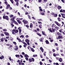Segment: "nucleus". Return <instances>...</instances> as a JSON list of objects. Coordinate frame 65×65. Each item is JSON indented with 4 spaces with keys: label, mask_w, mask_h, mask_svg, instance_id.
<instances>
[{
    "label": "nucleus",
    "mask_w": 65,
    "mask_h": 65,
    "mask_svg": "<svg viewBox=\"0 0 65 65\" xmlns=\"http://www.w3.org/2000/svg\"><path fill=\"white\" fill-rule=\"evenodd\" d=\"M1 41L2 42H3L4 41V38L2 37V38L1 39Z\"/></svg>",
    "instance_id": "obj_18"
},
{
    "label": "nucleus",
    "mask_w": 65,
    "mask_h": 65,
    "mask_svg": "<svg viewBox=\"0 0 65 65\" xmlns=\"http://www.w3.org/2000/svg\"><path fill=\"white\" fill-rule=\"evenodd\" d=\"M25 41L26 42V43H27L28 45H30V43L29 42L30 41V40H28V39H27L26 40H25Z\"/></svg>",
    "instance_id": "obj_5"
},
{
    "label": "nucleus",
    "mask_w": 65,
    "mask_h": 65,
    "mask_svg": "<svg viewBox=\"0 0 65 65\" xmlns=\"http://www.w3.org/2000/svg\"><path fill=\"white\" fill-rule=\"evenodd\" d=\"M55 29H57V30L59 29V28L58 26L55 27Z\"/></svg>",
    "instance_id": "obj_41"
},
{
    "label": "nucleus",
    "mask_w": 65,
    "mask_h": 65,
    "mask_svg": "<svg viewBox=\"0 0 65 65\" xmlns=\"http://www.w3.org/2000/svg\"><path fill=\"white\" fill-rule=\"evenodd\" d=\"M57 16H58V15L57 14H54V17H57Z\"/></svg>",
    "instance_id": "obj_28"
},
{
    "label": "nucleus",
    "mask_w": 65,
    "mask_h": 65,
    "mask_svg": "<svg viewBox=\"0 0 65 65\" xmlns=\"http://www.w3.org/2000/svg\"><path fill=\"white\" fill-rule=\"evenodd\" d=\"M5 4H6V5H7L8 4L7 3V1H6L4 2Z\"/></svg>",
    "instance_id": "obj_47"
},
{
    "label": "nucleus",
    "mask_w": 65,
    "mask_h": 65,
    "mask_svg": "<svg viewBox=\"0 0 65 65\" xmlns=\"http://www.w3.org/2000/svg\"><path fill=\"white\" fill-rule=\"evenodd\" d=\"M10 17L11 18H13V15L12 14H11L10 15Z\"/></svg>",
    "instance_id": "obj_30"
},
{
    "label": "nucleus",
    "mask_w": 65,
    "mask_h": 65,
    "mask_svg": "<svg viewBox=\"0 0 65 65\" xmlns=\"http://www.w3.org/2000/svg\"><path fill=\"white\" fill-rule=\"evenodd\" d=\"M58 60L60 62H62L63 61V59H62V58H60L58 59Z\"/></svg>",
    "instance_id": "obj_10"
},
{
    "label": "nucleus",
    "mask_w": 65,
    "mask_h": 65,
    "mask_svg": "<svg viewBox=\"0 0 65 65\" xmlns=\"http://www.w3.org/2000/svg\"><path fill=\"white\" fill-rule=\"evenodd\" d=\"M62 12H63V13H65V10H63Z\"/></svg>",
    "instance_id": "obj_63"
},
{
    "label": "nucleus",
    "mask_w": 65,
    "mask_h": 65,
    "mask_svg": "<svg viewBox=\"0 0 65 65\" xmlns=\"http://www.w3.org/2000/svg\"><path fill=\"white\" fill-rule=\"evenodd\" d=\"M28 61L29 62H32V59L31 58H29L28 60Z\"/></svg>",
    "instance_id": "obj_29"
},
{
    "label": "nucleus",
    "mask_w": 65,
    "mask_h": 65,
    "mask_svg": "<svg viewBox=\"0 0 65 65\" xmlns=\"http://www.w3.org/2000/svg\"><path fill=\"white\" fill-rule=\"evenodd\" d=\"M15 56L16 57H19V58L20 57V55H15Z\"/></svg>",
    "instance_id": "obj_32"
},
{
    "label": "nucleus",
    "mask_w": 65,
    "mask_h": 65,
    "mask_svg": "<svg viewBox=\"0 0 65 65\" xmlns=\"http://www.w3.org/2000/svg\"><path fill=\"white\" fill-rule=\"evenodd\" d=\"M1 36H2V37H3L4 36V34H3L2 33L1 34Z\"/></svg>",
    "instance_id": "obj_44"
},
{
    "label": "nucleus",
    "mask_w": 65,
    "mask_h": 65,
    "mask_svg": "<svg viewBox=\"0 0 65 65\" xmlns=\"http://www.w3.org/2000/svg\"><path fill=\"white\" fill-rule=\"evenodd\" d=\"M10 7V6L9 4H8L7 6V8H6V9H8V8H9V7Z\"/></svg>",
    "instance_id": "obj_11"
},
{
    "label": "nucleus",
    "mask_w": 65,
    "mask_h": 65,
    "mask_svg": "<svg viewBox=\"0 0 65 65\" xmlns=\"http://www.w3.org/2000/svg\"><path fill=\"white\" fill-rule=\"evenodd\" d=\"M16 48H14V50L15 51H18L19 49V47L17 45H15Z\"/></svg>",
    "instance_id": "obj_9"
},
{
    "label": "nucleus",
    "mask_w": 65,
    "mask_h": 65,
    "mask_svg": "<svg viewBox=\"0 0 65 65\" xmlns=\"http://www.w3.org/2000/svg\"><path fill=\"white\" fill-rule=\"evenodd\" d=\"M38 24H41V22L38 21Z\"/></svg>",
    "instance_id": "obj_60"
},
{
    "label": "nucleus",
    "mask_w": 65,
    "mask_h": 65,
    "mask_svg": "<svg viewBox=\"0 0 65 65\" xmlns=\"http://www.w3.org/2000/svg\"><path fill=\"white\" fill-rule=\"evenodd\" d=\"M3 57H2L1 56L0 57V59H1V60H2L4 58V56H3Z\"/></svg>",
    "instance_id": "obj_33"
},
{
    "label": "nucleus",
    "mask_w": 65,
    "mask_h": 65,
    "mask_svg": "<svg viewBox=\"0 0 65 65\" xmlns=\"http://www.w3.org/2000/svg\"><path fill=\"white\" fill-rule=\"evenodd\" d=\"M14 23V24H16V25H18V23H17V22H16V21Z\"/></svg>",
    "instance_id": "obj_54"
},
{
    "label": "nucleus",
    "mask_w": 65,
    "mask_h": 65,
    "mask_svg": "<svg viewBox=\"0 0 65 65\" xmlns=\"http://www.w3.org/2000/svg\"><path fill=\"white\" fill-rule=\"evenodd\" d=\"M17 40H18V41L20 42H21V40L19 38V37H17Z\"/></svg>",
    "instance_id": "obj_13"
},
{
    "label": "nucleus",
    "mask_w": 65,
    "mask_h": 65,
    "mask_svg": "<svg viewBox=\"0 0 65 65\" xmlns=\"http://www.w3.org/2000/svg\"><path fill=\"white\" fill-rule=\"evenodd\" d=\"M42 34H43V35L44 36H46V34H45L44 32L43 31H42Z\"/></svg>",
    "instance_id": "obj_15"
},
{
    "label": "nucleus",
    "mask_w": 65,
    "mask_h": 65,
    "mask_svg": "<svg viewBox=\"0 0 65 65\" xmlns=\"http://www.w3.org/2000/svg\"><path fill=\"white\" fill-rule=\"evenodd\" d=\"M12 34H13L14 35V34H15V33H14V32L13 31L12 32Z\"/></svg>",
    "instance_id": "obj_61"
},
{
    "label": "nucleus",
    "mask_w": 65,
    "mask_h": 65,
    "mask_svg": "<svg viewBox=\"0 0 65 65\" xmlns=\"http://www.w3.org/2000/svg\"><path fill=\"white\" fill-rule=\"evenodd\" d=\"M40 50H41L42 51V53H43V48H42V47H41L40 48Z\"/></svg>",
    "instance_id": "obj_16"
},
{
    "label": "nucleus",
    "mask_w": 65,
    "mask_h": 65,
    "mask_svg": "<svg viewBox=\"0 0 65 65\" xmlns=\"http://www.w3.org/2000/svg\"><path fill=\"white\" fill-rule=\"evenodd\" d=\"M16 2L17 3L16 4V5H17V6H18L19 5V2Z\"/></svg>",
    "instance_id": "obj_38"
},
{
    "label": "nucleus",
    "mask_w": 65,
    "mask_h": 65,
    "mask_svg": "<svg viewBox=\"0 0 65 65\" xmlns=\"http://www.w3.org/2000/svg\"><path fill=\"white\" fill-rule=\"evenodd\" d=\"M19 33H20L21 32V31H22V29H19Z\"/></svg>",
    "instance_id": "obj_48"
},
{
    "label": "nucleus",
    "mask_w": 65,
    "mask_h": 65,
    "mask_svg": "<svg viewBox=\"0 0 65 65\" xmlns=\"http://www.w3.org/2000/svg\"><path fill=\"white\" fill-rule=\"evenodd\" d=\"M38 2H42V0H38Z\"/></svg>",
    "instance_id": "obj_55"
},
{
    "label": "nucleus",
    "mask_w": 65,
    "mask_h": 65,
    "mask_svg": "<svg viewBox=\"0 0 65 65\" xmlns=\"http://www.w3.org/2000/svg\"><path fill=\"white\" fill-rule=\"evenodd\" d=\"M56 38L57 40L62 39L63 38V36H59L58 37L57 36L56 37Z\"/></svg>",
    "instance_id": "obj_2"
},
{
    "label": "nucleus",
    "mask_w": 65,
    "mask_h": 65,
    "mask_svg": "<svg viewBox=\"0 0 65 65\" xmlns=\"http://www.w3.org/2000/svg\"><path fill=\"white\" fill-rule=\"evenodd\" d=\"M25 59L26 60V61H28V58L27 57H26L25 58Z\"/></svg>",
    "instance_id": "obj_50"
},
{
    "label": "nucleus",
    "mask_w": 65,
    "mask_h": 65,
    "mask_svg": "<svg viewBox=\"0 0 65 65\" xmlns=\"http://www.w3.org/2000/svg\"><path fill=\"white\" fill-rule=\"evenodd\" d=\"M19 32V30H15V33H17L18 32Z\"/></svg>",
    "instance_id": "obj_36"
},
{
    "label": "nucleus",
    "mask_w": 65,
    "mask_h": 65,
    "mask_svg": "<svg viewBox=\"0 0 65 65\" xmlns=\"http://www.w3.org/2000/svg\"><path fill=\"white\" fill-rule=\"evenodd\" d=\"M39 27L40 28H42V25H39Z\"/></svg>",
    "instance_id": "obj_49"
},
{
    "label": "nucleus",
    "mask_w": 65,
    "mask_h": 65,
    "mask_svg": "<svg viewBox=\"0 0 65 65\" xmlns=\"http://www.w3.org/2000/svg\"><path fill=\"white\" fill-rule=\"evenodd\" d=\"M39 21H42V19H38Z\"/></svg>",
    "instance_id": "obj_56"
},
{
    "label": "nucleus",
    "mask_w": 65,
    "mask_h": 65,
    "mask_svg": "<svg viewBox=\"0 0 65 65\" xmlns=\"http://www.w3.org/2000/svg\"><path fill=\"white\" fill-rule=\"evenodd\" d=\"M31 60L32 62H34V58H31Z\"/></svg>",
    "instance_id": "obj_45"
},
{
    "label": "nucleus",
    "mask_w": 65,
    "mask_h": 65,
    "mask_svg": "<svg viewBox=\"0 0 65 65\" xmlns=\"http://www.w3.org/2000/svg\"><path fill=\"white\" fill-rule=\"evenodd\" d=\"M55 14L54 13V12H52V13H51V14L52 15H54V14Z\"/></svg>",
    "instance_id": "obj_59"
},
{
    "label": "nucleus",
    "mask_w": 65,
    "mask_h": 65,
    "mask_svg": "<svg viewBox=\"0 0 65 65\" xmlns=\"http://www.w3.org/2000/svg\"><path fill=\"white\" fill-rule=\"evenodd\" d=\"M26 27H27V28H29V26L28 25H25Z\"/></svg>",
    "instance_id": "obj_40"
},
{
    "label": "nucleus",
    "mask_w": 65,
    "mask_h": 65,
    "mask_svg": "<svg viewBox=\"0 0 65 65\" xmlns=\"http://www.w3.org/2000/svg\"><path fill=\"white\" fill-rule=\"evenodd\" d=\"M30 28H33V24L32 23H31L30 24Z\"/></svg>",
    "instance_id": "obj_20"
},
{
    "label": "nucleus",
    "mask_w": 65,
    "mask_h": 65,
    "mask_svg": "<svg viewBox=\"0 0 65 65\" xmlns=\"http://www.w3.org/2000/svg\"><path fill=\"white\" fill-rule=\"evenodd\" d=\"M40 57L41 58H43V57L41 54H40Z\"/></svg>",
    "instance_id": "obj_62"
},
{
    "label": "nucleus",
    "mask_w": 65,
    "mask_h": 65,
    "mask_svg": "<svg viewBox=\"0 0 65 65\" xmlns=\"http://www.w3.org/2000/svg\"><path fill=\"white\" fill-rule=\"evenodd\" d=\"M60 12H63V10L62 9H61L60 10Z\"/></svg>",
    "instance_id": "obj_52"
},
{
    "label": "nucleus",
    "mask_w": 65,
    "mask_h": 65,
    "mask_svg": "<svg viewBox=\"0 0 65 65\" xmlns=\"http://www.w3.org/2000/svg\"><path fill=\"white\" fill-rule=\"evenodd\" d=\"M14 19H15V17H13V18H11V19L10 20L11 21H12L13 22H15L16 21L14 20Z\"/></svg>",
    "instance_id": "obj_7"
},
{
    "label": "nucleus",
    "mask_w": 65,
    "mask_h": 65,
    "mask_svg": "<svg viewBox=\"0 0 65 65\" xmlns=\"http://www.w3.org/2000/svg\"><path fill=\"white\" fill-rule=\"evenodd\" d=\"M13 43L14 44H15V45H17V43H16V42H13Z\"/></svg>",
    "instance_id": "obj_51"
},
{
    "label": "nucleus",
    "mask_w": 65,
    "mask_h": 65,
    "mask_svg": "<svg viewBox=\"0 0 65 65\" xmlns=\"http://www.w3.org/2000/svg\"><path fill=\"white\" fill-rule=\"evenodd\" d=\"M27 15L28 19H29V20H31V17L30 16V15H29V14L28 15Z\"/></svg>",
    "instance_id": "obj_26"
},
{
    "label": "nucleus",
    "mask_w": 65,
    "mask_h": 65,
    "mask_svg": "<svg viewBox=\"0 0 65 65\" xmlns=\"http://www.w3.org/2000/svg\"><path fill=\"white\" fill-rule=\"evenodd\" d=\"M23 43L24 44L26 45H27V43H26L25 42H23Z\"/></svg>",
    "instance_id": "obj_31"
},
{
    "label": "nucleus",
    "mask_w": 65,
    "mask_h": 65,
    "mask_svg": "<svg viewBox=\"0 0 65 65\" xmlns=\"http://www.w3.org/2000/svg\"><path fill=\"white\" fill-rule=\"evenodd\" d=\"M30 50H31V51L33 52H35V50H34V49L33 48H31Z\"/></svg>",
    "instance_id": "obj_23"
},
{
    "label": "nucleus",
    "mask_w": 65,
    "mask_h": 65,
    "mask_svg": "<svg viewBox=\"0 0 65 65\" xmlns=\"http://www.w3.org/2000/svg\"><path fill=\"white\" fill-rule=\"evenodd\" d=\"M55 23L57 26H59V27H60V26H61V24H59L58 22L56 21H55Z\"/></svg>",
    "instance_id": "obj_6"
},
{
    "label": "nucleus",
    "mask_w": 65,
    "mask_h": 65,
    "mask_svg": "<svg viewBox=\"0 0 65 65\" xmlns=\"http://www.w3.org/2000/svg\"><path fill=\"white\" fill-rule=\"evenodd\" d=\"M61 65H64V63H63V62H62V63H61Z\"/></svg>",
    "instance_id": "obj_64"
},
{
    "label": "nucleus",
    "mask_w": 65,
    "mask_h": 65,
    "mask_svg": "<svg viewBox=\"0 0 65 65\" xmlns=\"http://www.w3.org/2000/svg\"><path fill=\"white\" fill-rule=\"evenodd\" d=\"M10 1L11 2L12 4H13L14 2L13 1V0H10Z\"/></svg>",
    "instance_id": "obj_42"
},
{
    "label": "nucleus",
    "mask_w": 65,
    "mask_h": 65,
    "mask_svg": "<svg viewBox=\"0 0 65 65\" xmlns=\"http://www.w3.org/2000/svg\"><path fill=\"white\" fill-rule=\"evenodd\" d=\"M36 33L37 34V35L39 36H40V37H41V35L40 34V33L38 32H36Z\"/></svg>",
    "instance_id": "obj_17"
},
{
    "label": "nucleus",
    "mask_w": 65,
    "mask_h": 65,
    "mask_svg": "<svg viewBox=\"0 0 65 65\" xmlns=\"http://www.w3.org/2000/svg\"><path fill=\"white\" fill-rule=\"evenodd\" d=\"M44 39L43 38H41L40 39H39V40H40L41 42H43V40Z\"/></svg>",
    "instance_id": "obj_22"
},
{
    "label": "nucleus",
    "mask_w": 65,
    "mask_h": 65,
    "mask_svg": "<svg viewBox=\"0 0 65 65\" xmlns=\"http://www.w3.org/2000/svg\"><path fill=\"white\" fill-rule=\"evenodd\" d=\"M4 33L6 36H9V33L5 31L4 32Z\"/></svg>",
    "instance_id": "obj_8"
},
{
    "label": "nucleus",
    "mask_w": 65,
    "mask_h": 65,
    "mask_svg": "<svg viewBox=\"0 0 65 65\" xmlns=\"http://www.w3.org/2000/svg\"><path fill=\"white\" fill-rule=\"evenodd\" d=\"M41 14L42 15H43L44 14V13L42 12L41 13Z\"/></svg>",
    "instance_id": "obj_46"
},
{
    "label": "nucleus",
    "mask_w": 65,
    "mask_h": 65,
    "mask_svg": "<svg viewBox=\"0 0 65 65\" xmlns=\"http://www.w3.org/2000/svg\"><path fill=\"white\" fill-rule=\"evenodd\" d=\"M3 19H5L7 21H8L9 20V18H8V17L7 16H3Z\"/></svg>",
    "instance_id": "obj_3"
},
{
    "label": "nucleus",
    "mask_w": 65,
    "mask_h": 65,
    "mask_svg": "<svg viewBox=\"0 0 65 65\" xmlns=\"http://www.w3.org/2000/svg\"><path fill=\"white\" fill-rule=\"evenodd\" d=\"M3 30L4 31H7L6 29H4Z\"/></svg>",
    "instance_id": "obj_53"
},
{
    "label": "nucleus",
    "mask_w": 65,
    "mask_h": 65,
    "mask_svg": "<svg viewBox=\"0 0 65 65\" xmlns=\"http://www.w3.org/2000/svg\"><path fill=\"white\" fill-rule=\"evenodd\" d=\"M56 26L55 25V24H52V27H55Z\"/></svg>",
    "instance_id": "obj_39"
},
{
    "label": "nucleus",
    "mask_w": 65,
    "mask_h": 65,
    "mask_svg": "<svg viewBox=\"0 0 65 65\" xmlns=\"http://www.w3.org/2000/svg\"><path fill=\"white\" fill-rule=\"evenodd\" d=\"M45 42L46 43V44H49V42L48 40H47L45 41Z\"/></svg>",
    "instance_id": "obj_25"
},
{
    "label": "nucleus",
    "mask_w": 65,
    "mask_h": 65,
    "mask_svg": "<svg viewBox=\"0 0 65 65\" xmlns=\"http://www.w3.org/2000/svg\"><path fill=\"white\" fill-rule=\"evenodd\" d=\"M57 54H55V53H54L53 54V56H54V57H56V56H57Z\"/></svg>",
    "instance_id": "obj_35"
},
{
    "label": "nucleus",
    "mask_w": 65,
    "mask_h": 65,
    "mask_svg": "<svg viewBox=\"0 0 65 65\" xmlns=\"http://www.w3.org/2000/svg\"><path fill=\"white\" fill-rule=\"evenodd\" d=\"M22 55H25V53L23 52H22Z\"/></svg>",
    "instance_id": "obj_57"
},
{
    "label": "nucleus",
    "mask_w": 65,
    "mask_h": 65,
    "mask_svg": "<svg viewBox=\"0 0 65 65\" xmlns=\"http://www.w3.org/2000/svg\"><path fill=\"white\" fill-rule=\"evenodd\" d=\"M57 20L59 21V22H61V18L60 17H58L57 18Z\"/></svg>",
    "instance_id": "obj_19"
},
{
    "label": "nucleus",
    "mask_w": 65,
    "mask_h": 65,
    "mask_svg": "<svg viewBox=\"0 0 65 65\" xmlns=\"http://www.w3.org/2000/svg\"><path fill=\"white\" fill-rule=\"evenodd\" d=\"M22 22L24 23V26H25V25H26V24H28V21L27 20H24L22 21Z\"/></svg>",
    "instance_id": "obj_4"
},
{
    "label": "nucleus",
    "mask_w": 65,
    "mask_h": 65,
    "mask_svg": "<svg viewBox=\"0 0 65 65\" xmlns=\"http://www.w3.org/2000/svg\"><path fill=\"white\" fill-rule=\"evenodd\" d=\"M33 57H37V55H33Z\"/></svg>",
    "instance_id": "obj_37"
},
{
    "label": "nucleus",
    "mask_w": 65,
    "mask_h": 65,
    "mask_svg": "<svg viewBox=\"0 0 65 65\" xmlns=\"http://www.w3.org/2000/svg\"><path fill=\"white\" fill-rule=\"evenodd\" d=\"M61 1L63 3H65V1H64V0H61Z\"/></svg>",
    "instance_id": "obj_58"
},
{
    "label": "nucleus",
    "mask_w": 65,
    "mask_h": 65,
    "mask_svg": "<svg viewBox=\"0 0 65 65\" xmlns=\"http://www.w3.org/2000/svg\"><path fill=\"white\" fill-rule=\"evenodd\" d=\"M39 64L40 65H42L43 64V63L42 62V61H40L39 62Z\"/></svg>",
    "instance_id": "obj_34"
},
{
    "label": "nucleus",
    "mask_w": 65,
    "mask_h": 65,
    "mask_svg": "<svg viewBox=\"0 0 65 65\" xmlns=\"http://www.w3.org/2000/svg\"><path fill=\"white\" fill-rule=\"evenodd\" d=\"M50 29L48 28V29L49 31H50V32H51V33H53V32H55V29L53 27Z\"/></svg>",
    "instance_id": "obj_1"
},
{
    "label": "nucleus",
    "mask_w": 65,
    "mask_h": 65,
    "mask_svg": "<svg viewBox=\"0 0 65 65\" xmlns=\"http://www.w3.org/2000/svg\"><path fill=\"white\" fill-rule=\"evenodd\" d=\"M17 22H18L19 23V24H21V21H20V20H17Z\"/></svg>",
    "instance_id": "obj_27"
},
{
    "label": "nucleus",
    "mask_w": 65,
    "mask_h": 65,
    "mask_svg": "<svg viewBox=\"0 0 65 65\" xmlns=\"http://www.w3.org/2000/svg\"><path fill=\"white\" fill-rule=\"evenodd\" d=\"M61 8L62 7L60 6H58L57 7L58 9L59 10H60V9H61Z\"/></svg>",
    "instance_id": "obj_14"
},
{
    "label": "nucleus",
    "mask_w": 65,
    "mask_h": 65,
    "mask_svg": "<svg viewBox=\"0 0 65 65\" xmlns=\"http://www.w3.org/2000/svg\"><path fill=\"white\" fill-rule=\"evenodd\" d=\"M39 8L40 9H39L40 11H43V10L41 9V7H39Z\"/></svg>",
    "instance_id": "obj_12"
},
{
    "label": "nucleus",
    "mask_w": 65,
    "mask_h": 65,
    "mask_svg": "<svg viewBox=\"0 0 65 65\" xmlns=\"http://www.w3.org/2000/svg\"><path fill=\"white\" fill-rule=\"evenodd\" d=\"M57 35H58L60 36V35H61V33H60V32H57Z\"/></svg>",
    "instance_id": "obj_21"
},
{
    "label": "nucleus",
    "mask_w": 65,
    "mask_h": 65,
    "mask_svg": "<svg viewBox=\"0 0 65 65\" xmlns=\"http://www.w3.org/2000/svg\"><path fill=\"white\" fill-rule=\"evenodd\" d=\"M24 57H28V58H29V56L27 54H26L24 55Z\"/></svg>",
    "instance_id": "obj_24"
},
{
    "label": "nucleus",
    "mask_w": 65,
    "mask_h": 65,
    "mask_svg": "<svg viewBox=\"0 0 65 65\" xmlns=\"http://www.w3.org/2000/svg\"><path fill=\"white\" fill-rule=\"evenodd\" d=\"M55 45H56V46H58V44H57V43H55Z\"/></svg>",
    "instance_id": "obj_43"
}]
</instances>
